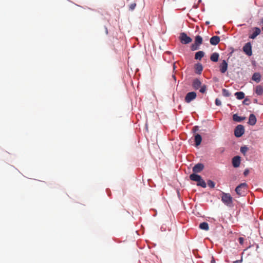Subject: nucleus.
<instances>
[{"mask_svg":"<svg viewBox=\"0 0 263 263\" xmlns=\"http://www.w3.org/2000/svg\"><path fill=\"white\" fill-rule=\"evenodd\" d=\"M221 200L227 206H233V198L230 194L222 192L221 194Z\"/></svg>","mask_w":263,"mask_h":263,"instance_id":"1","label":"nucleus"},{"mask_svg":"<svg viewBox=\"0 0 263 263\" xmlns=\"http://www.w3.org/2000/svg\"><path fill=\"white\" fill-rule=\"evenodd\" d=\"M235 191L237 194L239 196H245L246 192L247 191V184L245 182L241 183L236 187Z\"/></svg>","mask_w":263,"mask_h":263,"instance_id":"2","label":"nucleus"},{"mask_svg":"<svg viewBox=\"0 0 263 263\" xmlns=\"http://www.w3.org/2000/svg\"><path fill=\"white\" fill-rule=\"evenodd\" d=\"M179 38L181 43L184 44H189L192 41V39L188 36L187 34L184 32L180 33Z\"/></svg>","mask_w":263,"mask_h":263,"instance_id":"3","label":"nucleus"},{"mask_svg":"<svg viewBox=\"0 0 263 263\" xmlns=\"http://www.w3.org/2000/svg\"><path fill=\"white\" fill-rule=\"evenodd\" d=\"M245 133V128L243 125H237L234 130V135L236 137H240Z\"/></svg>","mask_w":263,"mask_h":263,"instance_id":"4","label":"nucleus"},{"mask_svg":"<svg viewBox=\"0 0 263 263\" xmlns=\"http://www.w3.org/2000/svg\"><path fill=\"white\" fill-rule=\"evenodd\" d=\"M196 97H197V95L195 92L192 91V92H188L185 97V98H184L185 102L187 103H189L195 99Z\"/></svg>","mask_w":263,"mask_h":263,"instance_id":"5","label":"nucleus"},{"mask_svg":"<svg viewBox=\"0 0 263 263\" xmlns=\"http://www.w3.org/2000/svg\"><path fill=\"white\" fill-rule=\"evenodd\" d=\"M243 52L248 56H251L252 54V46L250 42L246 43L243 47Z\"/></svg>","mask_w":263,"mask_h":263,"instance_id":"6","label":"nucleus"},{"mask_svg":"<svg viewBox=\"0 0 263 263\" xmlns=\"http://www.w3.org/2000/svg\"><path fill=\"white\" fill-rule=\"evenodd\" d=\"M202 39L200 35H197L195 37V45H192V49L195 50L198 49V46L202 44Z\"/></svg>","mask_w":263,"mask_h":263,"instance_id":"7","label":"nucleus"},{"mask_svg":"<svg viewBox=\"0 0 263 263\" xmlns=\"http://www.w3.org/2000/svg\"><path fill=\"white\" fill-rule=\"evenodd\" d=\"M241 158L240 157L237 156H235L232 159V164L234 167H238L240 164Z\"/></svg>","mask_w":263,"mask_h":263,"instance_id":"8","label":"nucleus"},{"mask_svg":"<svg viewBox=\"0 0 263 263\" xmlns=\"http://www.w3.org/2000/svg\"><path fill=\"white\" fill-rule=\"evenodd\" d=\"M228 65L226 61L223 60L219 66L220 71L222 73H224L227 71L228 69Z\"/></svg>","mask_w":263,"mask_h":263,"instance_id":"9","label":"nucleus"},{"mask_svg":"<svg viewBox=\"0 0 263 263\" xmlns=\"http://www.w3.org/2000/svg\"><path fill=\"white\" fill-rule=\"evenodd\" d=\"M204 166L201 163L196 164L193 168V171L194 173L200 172L203 169Z\"/></svg>","mask_w":263,"mask_h":263,"instance_id":"10","label":"nucleus"},{"mask_svg":"<svg viewBox=\"0 0 263 263\" xmlns=\"http://www.w3.org/2000/svg\"><path fill=\"white\" fill-rule=\"evenodd\" d=\"M254 31L253 32V33L250 34L249 36L250 39H254L261 32V30L258 27H255L254 28Z\"/></svg>","mask_w":263,"mask_h":263,"instance_id":"11","label":"nucleus"},{"mask_svg":"<svg viewBox=\"0 0 263 263\" xmlns=\"http://www.w3.org/2000/svg\"><path fill=\"white\" fill-rule=\"evenodd\" d=\"M220 42V37L218 36H214L210 39V42L213 45H217Z\"/></svg>","mask_w":263,"mask_h":263,"instance_id":"12","label":"nucleus"},{"mask_svg":"<svg viewBox=\"0 0 263 263\" xmlns=\"http://www.w3.org/2000/svg\"><path fill=\"white\" fill-rule=\"evenodd\" d=\"M190 178L192 181H203L201 178V177L198 175L196 174L195 173L191 174L190 176Z\"/></svg>","mask_w":263,"mask_h":263,"instance_id":"13","label":"nucleus"},{"mask_svg":"<svg viewBox=\"0 0 263 263\" xmlns=\"http://www.w3.org/2000/svg\"><path fill=\"white\" fill-rule=\"evenodd\" d=\"M256 123V118L254 114H251L249 116L248 123L251 125H254Z\"/></svg>","mask_w":263,"mask_h":263,"instance_id":"14","label":"nucleus"},{"mask_svg":"<svg viewBox=\"0 0 263 263\" xmlns=\"http://www.w3.org/2000/svg\"><path fill=\"white\" fill-rule=\"evenodd\" d=\"M192 86L194 89H198L201 86V82L198 79H195L193 82Z\"/></svg>","mask_w":263,"mask_h":263,"instance_id":"15","label":"nucleus"},{"mask_svg":"<svg viewBox=\"0 0 263 263\" xmlns=\"http://www.w3.org/2000/svg\"><path fill=\"white\" fill-rule=\"evenodd\" d=\"M202 141V137L200 135L197 134L195 136V141L196 146H197L201 144Z\"/></svg>","mask_w":263,"mask_h":263,"instance_id":"16","label":"nucleus"},{"mask_svg":"<svg viewBox=\"0 0 263 263\" xmlns=\"http://www.w3.org/2000/svg\"><path fill=\"white\" fill-rule=\"evenodd\" d=\"M261 76L260 73L258 72L254 73L252 76V80L257 83H258L260 81Z\"/></svg>","mask_w":263,"mask_h":263,"instance_id":"17","label":"nucleus"},{"mask_svg":"<svg viewBox=\"0 0 263 263\" xmlns=\"http://www.w3.org/2000/svg\"><path fill=\"white\" fill-rule=\"evenodd\" d=\"M219 54L217 52H214L212 53L210 57V60L214 62H216L218 61L219 59Z\"/></svg>","mask_w":263,"mask_h":263,"instance_id":"18","label":"nucleus"},{"mask_svg":"<svg viewBox=\"0 0 263 263\" xmlns=\"http://www.w3.org/2000/svg\"><path fill=\"white\" fill-rule=\"evenodd\" d=\"M196 72L198 74H200L203 70V67L200 63L197 64L195 66Z\"/></svg>","mask_w":263,"mask_h":263,"instance_id":"19","label":"nucleus"},{"mask_svg":"<svg viewBox=\"0 0 263 263\" xmlns=\"http://www.w3.org/2000/svg\"><path fill=\"white\" fill-rule=\"evenodd\" d=\"M255 93L259 96L263 93V87L261 85H257L255 88Z\"/></svg>","mask_w":263,"mask_h":263,"instance_id":"20","label":"nucleus"},{"mask_svg":"<svg viewBox=\"0 0 263 263\" xmlns=\"http://www.w3.org/2000/svg\"><path fill=\"white\" fill-rule=\"evenodd\" d=\"M204 55V52L202 51H199L196 53L195 59L196 60H200L203 57Z\"/></svg>","mask_w":263,"mask_h":263,"instance_id":"21","label":"nucleus"},{"mask_svg":"<svg viewBox=\"0 0 263 263\" xmlns=\"http://www.w3.org/2000/svg\"><path fill=\"white\" fill-rule=\"evenodd\" d=\"M245 119H246L245 117L238 116L237 114H234L233 116V120L235 121H236V122H240L242 121V120H244Z\"/></svg>","mask_w":263,"mask_h":263,"instance_id":"22","label":"nucleus"},{"mask_svg":"<svg viewBox=\"0 0 263 263\" xmlns=\"http://www.w3.org/2000/svg\"><path fill=\"white\" fill-rule=\"evenodd\" d=\"M199 228L200 229L205 231H208L209 229V224L207 222H205L201 223L199 224Z\"/></svg>","mask_w":263,"mask_h":263,"instance_id":"23","label":"nucleus"},{"mask_svg":"<svg viewBox=\"0 0 263 263\" xmlns=\"http://www.w3.org/2000/svg\"><path fill=\"white\" fill-rule=\"evenodd\" d=\"M235 96L238 100H241L245 98V93L241 91L236 92L235 93Z\"/></svg>","mask_w":263,"mask_h":263,"instance_id":"24","label":"nucleus"},{"mask_svg":"<svg viewBox=\"0 0 263 263\" xmlns=\"http://www.w3.org/2000/svg\"><path fill=\"white\" fill-rule=\"evenodd\" d=\"M222 95L224 97H229L230 96V93L229 92V90L226 89H222Z\"/></svg>","mask_w":263,"mask_h":263,"instance_id":"25","label":"nucleus"},{"mask_svg":"<svg viewBox=\"0 0 263 263\" xmlns=\"http://www.w3.org/2000/svg\"><path fill=\"white\" fill-rule=\"evenodd\" d=\"M248 148L247 146H242L240 148V152L244 155H245V154H246V152L248 151Z\"/></svg>","mask_w":263,"mask_h":263,"instance_id":"26","label":"nucleus"},{"mask_svg":"<svg viewBox=\"0 0 263 263\" xmlns=\"http://www.w3.org/2000/svg\"><path fill=\"white\" fill-rule=\"evenodd\" d=\"M197 185L198 186H200L202 187H205L206 186V182H197Z\"/></svg>","mask_w":263,"mask_h":263,"instance_id":"27","label":"nucleus"},{"mask_svg":"<svg viewBox=\"0 0 263 263\" xmlns=\"http://www.w3.org/2000/svg\"><path fill=\"white\" fill-rule=\"evenodd\" d=\"M136 6V3H134L131 4L129 6V10L131 11L134 10Z\"/></svg>","mask_w":263,"mask_h":263,"instance_id":"28","label":"nucleus"},{"mask_svg":"<svg viewBox=\"0 0 263 263\" xmlns=\"http://www.w3.org/2000/svg\"><path fill=\"white\" fill-rule=\"evenodd\" d=\"M206 87L205 85H203L201 87L200 89V92H201V93H204L206 91Z\"/></svg>","mask_w":263,"mask_h":263,"instance_id":"29","label":"nucleus"},{"mask_svg":"<svg viewBox=\"0 0 263 263\" xmlns=\"http://www.w3.org/2000/svg\"><path fill=\"white\" fill-rule=\"evenodd\" d=\"M208 185L210 188H214L215 187L214 182H208Z\"/></svg>","mask_w":263,"mask_h":263,"instance_id":"30","label":"nucleus"},{"mask_svg":"<svg viewBox=\"0 0 263 263\" xmlns=\"http://www.w3.org/2000/svg\"><path fill=\"white\" fill-rule=\"evenodd\" d=\"M215 104L217 106H220L221 105V101L218 98L216 99Z\"/></svg>","mask_w":263,"mask_h":263,"instance_id":"31","label":"nucleus"},{"mask_svg":"<svg viewBox=\"0 0 263 263\" xmlns=\"http://www.w3.org/2000/svg\"><path fill=\"white\" fill-rule=\"evenodd\" d=\"M242 262V256L241 257L240 259L234 261L233 263H241Z\"/></svg>","mask_w":263,"mask_h":263,"instance_id":"32","label":"nucleus"},{"mask_svg":"<svg viewBox=\"0 0 263 263\" xmlns=\"http://www.w3.org/2000/svg\"><path fill=\"white\" fill-rule=\"evenodd\" d=\"M250 101L249 99L246 98L243 101V103L246 105H249V102Z\"/></svg>","mask_w":263,"mask_h":263,"instance_id":"33","label":"nucleus"},{"mask_svg":"<svg viewBox=\"0 0 263 263\" xmlns=\"http://www.w3.org/2000/svg\"><path fill=\"white\" fill-rule=\"evenodd\" d=\"M238 241L241 245H242L243 243L244 239L242 237H239L238 239Z\"/></svg>","mask_w":263,"mask_h":263,"instance_id":"34","label":"nucleus"},{"mask_svg":"<svg viewBox=\"0 0 263 263\" xmlns=\"http://www.w3.org/2000/svg\"><path fill=\"white\" fill-rule=\"evenodd\" d=\"M249 173V170L246 169L245 170V171L243 172V174L245 176H247L248 175Z\"/></svg>","mask_w":263,"mask_h":263,"instance_id":"35","label":"nucleus"},{"mask_svg":"<svg viewBox=\"0 0 263 263\" xmlns=\"http://www.w3.org/2000/svg\"><path fill=\"white\" fill-rule=\"evenodd\" d=\"M259 24L263 25V17L261 19Z\"/></svg>","mask_w":263,"mask_h":263,"instance_id":"36","label":"nucleus"},{"mask_svg":"<svg viewBox=\"0 0 263 263\" xmlns=\"http://www.w3.org/2000/svg\"><path fill=\"white\" fill-rule=\"evenodd\" d=\"M211 263H215V260H214V259L213 258V257H212V259L211 260Z\"/></svg>","mask_w":263,"mask_h":263,"instance_id":"37","label":"nucleus"},{"mask_svg":"<svg viewBox=\"0 0 263 263\" xmlns=\"http://www.w3.org/2000/svg\"><path fill=\"white\" fill-rule=\"evenodd\" d=\"M176 67V65H175V63H174V64H173V69H174V70L175 69Z\"/></svg>","mask_w":263,"mask_h":263,"instance_id":"38","label":"nucleus"},{"mask_svg":"<svg viewBox=\"0 0 263 263\" xmlns=\"http://www.w3.org/2000/svg\"><path fill=\"white\" fill-rule=\"evenodd\" d=\"M196 126L194 127V128H193L194 132L196 131Z\"/></svg>","mask_w":263,"mask_h":263,"instance_id":"39","label":"nucleus"},{"mask_svg":"<svg viewBox=\"0 0 263 263\" xmlns=\"http://www.w3.org/2000/svg\"><path fill=\"white\" fill-rule=\"evenodd\" d=\"M173 78H174L175 80L176 77H175V76L174 75L173 76Z\"/></svg>","mask_w":263,"mask_h":263,"instance_id":"40","label":"nucleus"},{"mask_svg":"<svg viewBox=\"0 0 263 263\" xmlns=\"http://www.w3.org/2000/svg\"><path fill=\"white\" fill-rule=\"evenodd\" d=\"M206 24H209V23L207 22H206Z\"/></svg>","mask_w":263,"mask_h":263,"instance_id":"41","label":"nucleus"},{"mask_svg":"<svg viewBox=\"0 0 263 263\" xmlns=\"http://www.w3.org/2000/svg\"><path fill=\"white\" fill-rule=\"evenodd\" d=\"M262 30L263 31V27H262Z\"/></svg>","mask_w":263,"mask_h":263,"instance_id":"42","label":"nucleus"}]
</instances>
